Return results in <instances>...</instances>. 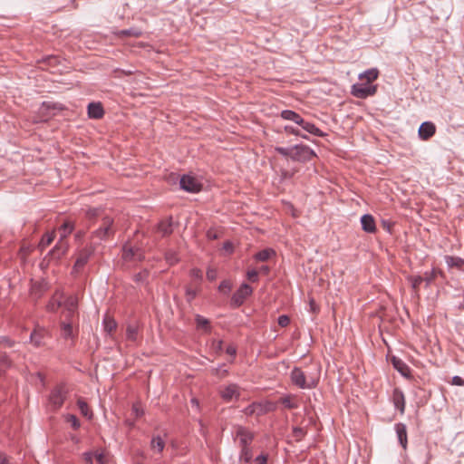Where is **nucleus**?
<instances>
[{"mask_svg":"<svg viewBox=\"0 0 464 464\" xmlns=\"http://www.w3.org/2000/svg\"><path fill=\"white\" fill-rule=\"evenodd\" d=\"M291 382L296 387L303 390H311L315 388L320 381V369L316 368L313 372H304L299 367H295L290 374Z\"/></svg>","mask_w":464,"mask_h":464,"instance_id":"obj_1","label":"nucleus"},{"mask_svg":"<svg viewBox=\"0 0 464 464\" xmlns=\"http://www.w3.org/2000/svg\"><path fill=\"white\" fill-rule=\"evenodd\" d=\"M74 224L66 220L58 229L60 237L55 246L49 252L52 258L56 260L60 259L66 254L69 249V243L67 242V237L73 231Z\"/></svg>","mask_w":464,"mask_h":464,"instance_id":"obj_2","label":"nucleus"},{"mask_svg":"<svg viewBox=\"0 0 464 464\" xmlns=\"http://www.w3.org/2000/svg\"><path fill=\"white\" fill-rule=\"evenodd\" d=\"M280 116L285 121H293L298 125H300L303 130L307 131L310 134H313L317 137H324L325 133L317 128L314 123L305 121L300 114L292 111V110H284L281 111Z\"/></svg>","mask_w":464,"mask_h":464,"instance_id":"obj_3","label":"nucleus"},{"mask_svg":"<svg viewBox=\"0 0 464 464\" xmlns=\"http://www.w3.org/2000/svg\"><path fill=\"white\" fill-rule=\"evenodd\" d=\"M94 251L95 246L93 243L90 244L89 246H86L85 247L78 251L76 261L72 271L73 275L79 274L83 269L91 256H92V255L94 254Z\"/></svg>","mask_w":464,"mask_h":464,"instance_id":"obj_4","label":"nucleus"},{"mask_svg":"<svg viewBox=\"0 0 464 464\" xmlns=\"http://www.w3.org/2000/svg\"><path fill=\"white\" fill-rule=\"evenodd\" d=\"M292 160L306 162L316 156L315 152L307 145L298 144L292 147Z\"/></svg>","mask_w":464,"mask_h":464,"instance_id":"obj_5","label":"nucleus"},{"mask_svg":"<svg viewBox=\"0 0 464 464\" xmlns=\"http://www.w3.org/2000/svg\"><path fill=\"white\" fill-rule=\"evenodd\" d=\"M180 188L190 193H198L202 188V184L191 175H183L179 179Z\"/></svg>","mask_w":464,"mask_h":464,"instance_id":"obj_6","label":"nucleus"},{"mask_svg":"<svg viewBox=\"0 0 464 464\" xmlns=\"http://www.w3.org/2000/svg\"><path fill=\"white\" fill-rule=\"evenodd\" d=\"M66 398V390L63 385L55 387L49 396V402L53 410H58L62 407Z\"/></svg>","mask_w":464,"mask_h":464,"instance_id":"obj_7","label":"nucleus"},{"mask_svg":"<svg viewBox=\"0 0 464 464\" xmlns=\"http://www.w3.org/2000/svg\"><path fill=\"white\" fill-rule=\"evenodd\" d=\"M376 86L369 83H355L352 87V93L356 98L365 99L376 92Z\"/></svg>","mask_w":464,"mask_h":464,"instance_id":"obj_8","label":"nucleus"},{"mask_svg":"<svg viewBox=\"0 0 464 464\" xmlns=\"http://www.w3.org/2000/svg\"><path fill=\"white\" fill-rule=\"evenodd\" d=\"M63 314L66 320H71L75 314L78 307V299L74 295H70L65 299L63 298Z\"/></svg>","mask_w":464,"mask_h":464,"instance_id":"obj_9","label":"nucleus"},{"mask_svg":"<svg viewBox=\"0 0 464 464\" xmlns=\"http://www.w3.org/2000/svg\"><path fill=\"white\" fill-rule=\"evenodd\" d=\"M112 223L113 220L111 218L105 217L102 219V224L101 227L92 233V237H97L100 240L108 238L111 235L113 234L111 227Z\"/></svg>","mask_w":464,"mask_h":464,"instance_id":"obj_10","label":"nucleus"},{"mask_svg":"<svg viewBox=\"0 0 464 464\" xmlns=\"http://www.w3.org/2000/svg\"><path fill=\"white\" fill-rule=\"evenodd\" d=\"M252 292L253 289L249 285L242 284L232 295L231 303L237 307L240 306Z\"/></svg>","mask_w":464,"mask_h":464,"instance_id":"obj_11","label":"nucleus"},{"mask_svg":"<svg viewBox=\"0 0 464 464\" xmlns=\"http://www.w3.org/2000/svg\"><path fill=\"white\" fill-rule=\"evenodd\" d=\"M220 396L226 402L237 400L240 396L239 387L235 383H230L219 391Z\"/></svg>","mask_w":464,"mask_h":464,"instance_id":"obj_12","label":"nucleus"},{"mask_svg":"<svg viewBox=\"0 0 464 464\" xmlns=\"http://www.w3.org/2000/svg\"><path fill=\"white\" fill-rule=\"evenodd\" d=\"M122 257L125 261H141L144 258V254L140 248L125 245Z\"/></svg>","mask_w":464,"mask_h":464,"instance_id":"obj_13","label":"nucleus"},{"mask_svg":"<svg viewBox=\"0 0 464 464\" xmlns=\"http://www.w3.org/2000/svg\"><path fill=\"white\" fill-rule=\"evenodd\" d=\"M436 132V126L431 121H424L419 128V137L422 140H430Z\"/></svg>","mask_w":464,"mask_h":464,"instance_id":"obj_14","label":"nucleus"},{"mask_svg":"<svg viewBox=\"0 0 464 464\" xmlns=\"http://www.w3.org/2000/svg\"><path fill=\"white\" fill-rule=\"evenodd\" d=\"M237 437L239 439V444L241 448L249 447L254 439V434L248 430L243 427H239L237 430Z\"/></svg>","mask_w":464,"mask_h":464,"instance_id":"obj_15","label":"nucleus"},{"mask_svg":"<svg viewBox=\"0 0 464 464\" xmlns=\"http://www.w3.org/2000/svg\"><path fill=\"white\" fill-rule=\"evenodd\" d=\"M395 431L398 437L399 443L405 450L407 448L408 443L406 425L401 422L395 424Z\"/></svg>","mask_w":464,"mask_h":464,"instance_id":"obj_16","label":"nucleus"},{"mask_svg":"<svg viewBox=\"0 0 464 464\" xmlns=\"http://www.w3.org/2000/svg\"><path fill=\"white\" fill-rule=\"evenodd\" d=\"M392 401L396 409H398L401 414L404 413L405 411V398L403 392L395 389L392 393Z\"/></svg>","mask_w":464,"mask_h":464,"instance_id":"obj_17","label":"nucleus"},{"mask_svg":"<svg viewBox=\"0 0 464 464\" xmlns=\"http://www.w3.org/2000/svg\"><path fill=\"white\" fill-rule=\"evenodd\" d=\"M362 228L367 233H374L376 230V225L374 218L370 214H365L361 218Z\"/></svg>","mask_w":464,"mask_h":464,"instance_id":"obj_18","label":"nucleus"},{"mask_svg":"<svg viewBox=\"0 0 464 464\" xmlns=\"http://www.w3.org/2000/svg\"><path fill=\"white\" fill-rule=\"evenodd\" d=\"M104 114L103 108L100 102H91L88 105V116L91 119H101Z\"/></svg>","mask_w":464,"mask_h":464,"instance_id":"obj_19","label":"nucleus"},{"mask_svg":"<svg viewBox=\"0 0 464 464\" xmlns=\"http://www.w3.org/2000/svg\"><path fill=\"white\" fill-rule=\"evenodd\" d=\"M63 305V294L60 292H56L50 302L48 303L46 308L50 312H56Z\"/></svg>","mask_w":464,"mask_h":464,"instance_id":"obj_20","label":"nucleus"},{"mask_svg":"<svg viewBox=\"0 0 464 464\" xmlns=\"http://www.w3.org/2000/svg\"><path fill=\"white\" fill-rule=\"evenodd\" d=\"M126 339L128 342L136 343L139 341V326L128 324L126 328Z\"/></svg>","mask_w":464,"mask_h":464,"instance_id":"obj_21","label":"nucleus"},{"mask_svg":"<svg viewBox=\"0 0 464 464\" xmlns=\"http://www.w3.org/2000/svg\"><path fill=\"white\" fill-rule=\"evenodd\" d=\"M379 76V70L377 68H371L359 74V79L365 80L367 83L375 81Z\"/></svg>","mask_w":464,"mask_h":464,"instance_id":"obj_22","label":"nucleus"},{"mask_svg":"<svg viewBox=\"0 0 464 464\" xmlns=\"http://www.w3.org/2000/svg\"><path fill=\"white\" fill-rule=\"evenodd\" d=\"M62 336L64 339L73 337V330L71 320H66L61 323Z\"/></svg>","mask_w":464,"mask_h":464,"instance_id":"obj_23","label":"nucleus"},{"mask_svg":"<svg viewBox=\"0 0 464 464\" xmlns=\"http://www.w3.org/2000/svg\"><path fill=\"white\" fill-rule=\"evenodd\" d=\"M280 403L285 408V409H296L298 407V403L295 400V397L293 395H286L284 397H281L279 399Z\"/></svg>","mask_w":464,"mask_h":464,"instance_id":"obj_24","label":"nucleus"},{"mask_svg":"<svg viewBox=\"0 0 464 464\" xmlns=\"http://www.w3.org/2000/svg\"><path fill=\"white\" fill-rule=\"evenodd\" d=\"M392 365L403 376H408L410 373V369L407 364L399 358H392Z\"/></svg>","mask_w":464,"mask_h":464,"instance_id":"obj_25","label":"nucleus"},{"mask_svg":"<svg viewBox=\"0 0 464 464\" xmlns=\"http://www.w3.org/2000/svg\"><path fill=\"white\" fill-rule=\"evenodd\" d=\"M445 261L449 267H457L460 269L464 266V258L459 256H446Z\"/></svg>","mask_w":464,"mask_h":464,"instance_id":"obj_26","label":"nucleus"},{"mask_svg":"<svg viewBox=\"0 0 464 464\" xmlns=\"http://www.w3.org/2000/svg\"><path fill=\"white\" fill-rule=\"evenodd\" d=\"M150 448L159 453H161L165 448V441L160 436H153L150 441Z\"/></svg>","mask_w":464,"mask_h":464,"instance_id":"obj_27","label":"nucleus"},{"mask_svg":"<svg viewBox=\"0 0 464 464\" xmlns=\"http://www.w3.org/2000/svg\"><path fill=\"white\" fill-rule=\"evenodd\" d=\"M158 231L164 237L170 235L173 231L171 220L168 219L160 222L158 225Z\"/></svg>","mask_w":464,"mask_h":464,"instance_id":"obj_28","label":"nucleus"},{"mask_svg":"<svg viewBox=\"0 0 464 464\" xmlns=\"http://www.w3.org/2000/svg\"><path fill=\"white\" fill-rule=\"evenodd\" d=\"M275 255H276V252L273 249L266 248V249H263V250L257 252L254 256V258L256 261L265 262V261L268 260L271 256H273Z\"/></svg>","mask_w":464,"mask_h":464,"instance_id":"obj_29","label":"nucleus"},{"mask_svg":"<svg viewBox=\"0 0 464 464\" xmlns=\"http://www.w3.org/2000/svg\"><path fill=\"white\" fill-rule=\"evenodd\" d=\"M78 408L81 411V413L86 417L87 419L91 420L92 418V411L90 410L87 402L83 399H79L77 401Z\"/></svg>","mask_w":464,"mask_h":464,"instance_id":"obj_30","label":"nucleus"},{"mask_svg":"<svg viewBox=\"0 0 464 464\" xmlns=\"http://www.w3.org/2000/svg\"><path fill=\"white\" fill-rule=\"evenodd\" d=\"M55 238V232H48L42 237L40 243H39V248L41 250L45 249Z\"/></svg>","mask_w":464,"mask_h":464,"instance_id":"obj_31","label":"nucleus"},{"mask_svg":"<svg viewBox=\"0 0 464 464\" xmlns=\"http://www.w3.org/2000/svg\"><path fill=\"white\" fill-rule=\"evenodd\" d=\"M102 324H103L104 331L108 334H111L117 328L116 321L108 315H106L104 317Z\"/></svg>","mask_w":464,"mask_h":464,"instance_id":"obj_32","label":"nucleus"},{"mask_svg":"<svg viewBox=\"0 0 464 464\" xmlns=\"http://www.w3.org/2000/svg\"><path fill=\"white\" fill-rule=\"evenodd\" d=\"M44 334L41 331H34L30 335V342L35 346L43 345Z\"/></svg>","mask_w":464,"mask_h":464,"instance_id":"obj_33","label":"nucleus"},{"mask_svg":"<svg viewBox=\"0 0 464 464\" xmlns=\"http://www.w3.org/2000/svg\"><path fill=\"white\" fill-rule=\"evenodd\" d=\"M253 459V454L250 447H242L239 456L240 461L249 463Z\"/></svg>","mask_w":464,"mask_h":464,"instance_id":"obj_34","label":"nucleus"},{"mask_svg":"<svg viewBox=\"0 0 464 464\" xmlns=\"http://www.w3.org/2000/svg\"><path fill=\"white\" fill-rule=\"evenodd\" d=\"M408 281L411 283L414 292H418L420 284L423 282L421 276H411L408 277Z\"/></svg>","mask_w":464,"mask_h":464,"instance_id":"obj_35","label":"nucleus"},{"mask_svg":"<svg viewBox=\"0 0 464 464\" xmlns=\"http://www.w3.org/2000/svg\"><path fill=\"white\" fill-rule=\"evenodd\" d=\"M165 258L169 265H174L179 261L178 254L172 249H169L165 253Z\"/></svg>","mask_w":464,"mask_h":464,"instance_id":"obj_36","label":"nucleus"},{"mask_svg":"<svg viewBox=\"0 0 464 464\" xmlns=\"http://www.w3.org/2000/svg\"><path fill=\"white\" fill-rule=\"evenodd\" d=\"M436 275H437V272L435 269H432L431 271L424 273L422 278H423V282H425V284H426V287H428L433 282V280L436 277Z\"/></svg>","mask_w":464,"mask_h":464,"instance_id":"obj_37","label":"nucleus"},{"mask_svg":"<svg viewBox=\"0 0 464 464\" xmlns=\"http://www.w3.org/2000/svg\"><path fill=\"white\" fill-rule=\"evenodd\" d=\"M196 323L198 327L203 328L207 332L209 331V321L207 318L198 314L196 316Z\"/></svg>","mask_w":464,"mask_h":464,"instance_id":"obj_38","label":"nucleus"},{"mask_svg":"<svg viewBox=\"0 0 464 464\" xmlns=\"http://www.w3.org/2000/svg\"><path fill=\"white\" fill-rule=\"evenodd\" d=\"M285 131L289 134H293L295 136H300L303 139H308V137L304 134H302L298 129L294 128L293 126L286 125L285 126Z\"/></svg>","mask_w":464,"mask_h":464,"instance_id":"obj_39","label":"nucleus"},{"mask_svg":"<svg viewBox=\"0 0 464 464\" xmlns=\"http://www.w3.org/2000/svg\"><path fill=\"white\" fill-rule=\"evenodd\" d=\"M231 287L232 285L228 280H223L218 285V290L223 294L227 295L231 290Z\"/></svg>","mask_w":464,"mask_h":464,"instance_id":"obj_40","label":"nucleus"},{"mask_svg":"<svg viewBox=\"0 0 464 464\" xmlns=\"http://www.w3.org/2000/svg\"><path fill=\"white\" fill-rule=\"evenodd\" d=\"M0 363L5 368H10L12 366V360L7 353H3L0 354Z\"/></svg>","mask_w":464,"mask_h":464,"instance_id":"obj_41","label":"nucleus"},{"mask_svg":"<svg viewBox=\"0 0 464 464\" xmlns=\"http://www.w3.org/2000/svg\"><path fill=\"white\" fill-rule=\"evenodd\" d=\"M131 410L137 418L141 417L144 414V410H143L140 402H139V401L133 403Z\"/></svg>","mask_w":464,"mask_h":464,"instance_id":"obj_42","label":"nucleus"},{"mask_svg":"<svg viewBox=\"0 0 464 464\" xmlns=\"http://www.w3.org/2000/svg\"><path fill=\"white\" fill-rule=\"evenodd\" d=\"M211 349L217 353H220L223 350V342L222 340H213L211 343Z\"/></svg>","mask_w":464,"mask_h":464,"instance_id":"obj_43","label":"nucleus"},{"mask_svg":"<svg viewBox=\"0 0 464 464\" xmlns=\"http://www.w3.org/2000/svg\"><path fill=\"white\" fill-rule=\"evenodd\" d=\"M67 421L71 423L72 427L74 430H78L81 426L79 420L73 414H70L67 416Z\"/></svg>","mask_w":464,"mask_h":464,"instance_id":"obj_44","label":"nucleus"},{"mask_svg":"<svg viewBox=\"0 0 464 464\" xmlns=\"http://www.w3.org/2000/svg\"><path fill=\"white\" fill-rule=\"evenodd\" d=\"M276 150L284 157H289L292 159V147L291 148H284V147H276Z\"/></svg>","mask_w":464,"mask_h":464,"instance_id":"obj_45","label":"nucleus"},{"mask_svg":"<svg viewBox=\"0 0 464 464\" xmlns=\"http://www.w3.org/2000/svg\"><path fill=\"white\" fill-rule=\"evenodd\" d=\"M259 272L256 269H250L246 272V277L249 281L255 283L258 281Z\"/></svg>","mask_w":464,"mask_h":464,"instance_id":"obj_46","label":"nucleus"},{"mask_svg":"<svg viewBox=\"0 0 464 464\" xmlns=\"http://www.w3.org/2000/svg\"><path fill=\"white\" fill-rule=\"evenodd\" d=\"M120 34L122 35V36H135V37H139L141 33L138 30H134V29H127V30H122L120 32Z\"/></svg>","mask_w":464,"mask_h":464,"instance_id":"obj_47","label":"nucleus"},{"mask_svg":"<svg viewBox=\"0 0 464 464\" xmlns=\"http://www.w3.org/2000/svg\"><path fill=\"white\" fill-rule=\"evenodd\" d=\"M101 210L99 208H90L86 211V218L89 220L95 218L100 216Z\"/></svg>","mask_w":464,"mask_h":464,"instance_id":"obj_48","label":"nucleus"},{"mask_svg":"<svg viewBox=\"0 0 464 464\" xmlns=\"http://www.w3.org/2000/svg\"><path fill=\"white\" fill-rule=\"evenodd\" d=\"M0 345L5 347H13L14 345V341L6 336H0Z\"/></svg>","mask_w":464,"mask_h":464,"instance_id":"obj_49","label":"nucleus"},{"mask_svg":"<svg viewBox=\"0 0 464 464\" xmlns=\"http://www.w3.org/2000/svg\"><path fill=\"white\" fill-rule=\"evenodd\" d=\"M94 458L99 464H105L107 462L106 455L102 451L95 452Z\"/></svg>","mask_w":464,"mask_h":464,"instance_id":"obj_50","label":"nucleus"},{"mask_svg":"<svg viewBox=\"0 0 464 464\" xmlns=\"http://www.w3.org/2000/svg\"><path fill=\"white\" fill-rule=\"evenodd\" d=\"M217 277H218V271H217V269L212 268V267H208V270H207V278L209 281H214V280L217 279Z\"/></svg>","mask_w":464,"mask_h":464,"instance_id":"obj_51","label":"nucleus"},{"mask_svg":"<svg viewBox=\"0 0 464 464\" xmlns=\"http://www.w3.org/2000/svg\"><path fill=\"white\" fill-rule=\"evenodd\" d=\"M190 276L201 281L203 278L202 271L198 268H193L190 270Z\"/></svg>","mask_w":464,"mask_h":464,"instance_id":"obj_52","label":"nucleus"},{"mask_svg":"<svg viewBox=\"0 0 464 464\" xmlns=\"http://www.w3.org/2000/svg\"><path fill=\"white\" fill-rule=\"evenodd\" d=\"M32 295H34L37 298H39L42 295L41 291V285L40 284H34L31 288Z\"/></svg>","mask_w":464,"mask_h":464,"instance_id":"obj_53","label":"nucleus"},{"mask_svg":"<svg viewBox=\"0 0 464 464\" xmlns=\"http://www.w3.org/2000/svg\"><path fill=\"white\" fill-rule=\"evenodd\" d=\"M289 323H290V319L287 315L283 314L278 317V324L280 326L285 327L289 324Z\"/></svg>","mask_w":464,"mask_h":464,"instance_id":"obj_54","label":"nucleus"},{"mask_svg":"<svg viewBox=\"0 0 464 464\" xmlns=\"http://www.w3.org/2000/svg\"><path fill=\"white\" fill-rule=\"evenodd\" d=\"M223 250L227 252V254H231L234 250L233 244L230 241H226L223 244Z\"/></svg>","mask_w":464,"mask_h":464,"instance_id":"obj_55","label":"nucleus"},{"mask_svg":"<svg viewBox=\"0 0 464 464\" xmlns=\"http://www.w3.org/2000/svg\"><path fill=\"white\" fill-rule=\"evenodd\" d=\"M267 459H268L267 454H260L259 456H257L256 458V461L258 464H266L267 463Z\"/></svg>","mask_w":464,"mask_h":464,"instance_id":"obj_56","label":"nucleus"},{"mask_svg":"<svg viewBox=\"0 0 464 464\" xmlns=\"http://www.w3.org/2000/svg\"><path fill=\"white\" fill-rule=\"evenodd\" d=\"M451 383L453 385H457V386H463L464 385V380L461 377L456 375V376H454L452 378Z\"/></svg>","mask_w":464,"mask_h":464,"instance_id":"obj_57","label":"nucleus"},{"mask_svg":"<svg viewBox=\"0 0 464 464\" xmlns=\"http://www.w3.org/2000/svg\"><path fill=\"white\" fill-rule=\"evenodd\" d=\"M94 457V454L92 452H85L83 454L84 460L86 464H92V458Z\"/></svg>","mask_w":464,"mask_h":464,"instance_id":"obj_58","label":"nucleus"},{"mask_svg":"<svg viewBox=\"0 0 464 464\" xmlns=\"http://www.w3.org/2000/svg\"><path fill=\"white\" fill-rule=\"evenodd\" d=\"M186 295H187L188 300H192L196 297L197 291L195 289L188 288L186 290Z\"/></svg>","mask_w":464,"mask_h":464,"instance_id":"obj_59","label":"nucleus"},{"mask_svg":"<svg viewBox=\"0 0 464 464\" xmlns=\"http://www.w3.org/2000/svg\"><path fill=\"white\" fill-rule=\"evenodd\" d=\"M207 237L209 239V240H214V239H217L218 237L217 232L213 229H209L208 230L207 232Z\"/></svg>","mask_w":464,"mask_h":464,"instance_id":"obj_60","label":"nucleus"},{"mask_svg":"<svg viewBox=\"0 0 464 464\" xmlns=\"http://www.w3.org/2000/svg\"><path fill=\"white\" fill-rule=\"evenodd\" d=\"M226 353L231 356H235L237 353V348L234 345H228L226 349Z\"/></svg>","mask_w":464,"mask_h":464,"instance_id":"obj_61","label":"nucleus"},{"mask_svg":"<svg viewBox=\"0 0 464 464\" xmlns=\"http://www.w3.org/2000/svg\"><path fill=\"white\" fill-rule=\"evenodd\" d=\"M0 464H10L8 459L3 454H0Z\"/></svg>","mask_w":464,"mask_h":464,"instance_id":"obj_62","label":"nucleus"},{"mask_svg":"<svg viewBox=\"0 0 464 464\" xmlns=\"http://www.w3.org/2000/svg\"><path fill=\"white\" fill-rule=\"evenodd\" d=\"M269 267L267 266H262L259 269V273H263V274H268L269 273Z\"/></svg>","mask_w":464,"mask_h":464,"instance_id":"obj_63","label":"nucleus"},{"mask_svg":"<svg viewBox=\"0 0 464 464\" xmlns=\"http://www.w3.org/2000/svg\"><path fill=\"white\" fill-rule=\"evenodd\" d=\"M125 424H126L129 428H133V427H134V425H135V424H134V421L130 420H127L125 421Z\"/></svg>","mask_w":464,"mask_h":464,"instance_id":"obj_64","label":"nucleus"}]
</instances>
